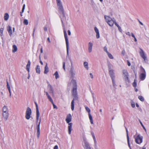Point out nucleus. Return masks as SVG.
<instances>
[{
    "label": "nucleus",
    "instance_id": "f257e3e1",
    "mask_svg": "<svg viewBox=\"0 0 149 149\" xmlns=\"http://www.w3.org/2000/svg\"><path fill=\"white\" fill-rule=\"evenodd\" d=\"M104 18L105 21L110 26H113L115 21L114 18H112L108 16L105 15Z\"/></svg>",
    "mask_w": 149,
    "mask_h": 149
},
{
    "label": "nucleus",
    "instance_id": "f03ea898",
    "mask_svg": "<svg viewBox=\"0 0 149 149\" xmlns=\"http://www.w3.org/2000/svg\"><path fill=\"white\" fill-rule=\"evenodd\" d=\"M71 83L73 85L72 94L74 98L76 99L77 96V86L76 81L74 79H72L71 81Z\"/></svg>",
    "mask_w": 149,
    "mask_h": 149
},
{
    "label": "nucleus",
    "instance_id": "7ed1b4c3",
    "mask_svg": "<svg viewBox=\"0 0 149 149\" xmlns=\"http://www.w3.org/2000/svg\"><path fill=\"white\" fill-rule=\"evenodd\" d=\"M139 53L141 57L143 59L144 61L146 63L148 61L146 54L143 50L141 48H139Z\"/></svg>",
    "mask_w": 149,
    "mask_h": 149
},
{
    "label": "nucleus",
    "instance_id": "20e7f679",
    "mask_svg": "<svg viewBox=\"0 0 149 149\" xmlns=\"http://www.w3.org/2000/svg\"><path fill=\"white\" fill-rule=\"evenodd\" d=\"M64 34L66 44L67 55V56H68L69 55V42L67 34L66 31L65 30H64Z\"/></svg>",
    "mask_w": 149,
    "mask_h": 149
},
{
    "label": "nucleus",
    "instance_id": "39448f33",
    "mask_svg": "<svg viewBox=\"0 0 149 149\" xmlns=\"http://www.w3.org/2000/svg\"><path fill=\"white\" fill-rule=\"evenodd\" d=\"M143 136L138 134L135 138V141L137 144H140L143 142Z\"/></svg>",
    "mask_w": 149,
    "mask_h": 149
},
{
    "label": "nucleus",
    "instance_id": "423d86ee",
    "mask_svg": "<svg viewBox=\"0 0 149 149\" xmlns=\"http://www.w3.org/2000/svg\"><path fill=\"white\" fill-rule=\"evenodd\" d=\"M83 146L84 149H91V147L89 146V143L86 141V139L85 138L83 139Z\"/></svg>",
    "mask_w": 149,
    "mask_h": 149
},
{
    "label": "nucleus",
    "instance_id": "0eeeda50",
    "mask_svg": "<svg viewBox=\"0 0 149 149\" xmlns=\"http://www.w3.org/2000/svg\"><path fill=\"white\" fill-rule=\"evenodd\" d=\"M111 66H112V65L111 64L109 65L108 66L109 74L111 79H115L114 71L113 70L111 69Z\"/></svg>",
    "mask_w": 149,
    "mask_h": 149
},
{
    "label": "nucleus",
    "instance_id": "6e6552de",
    "mask_svg": "<svg viewBox=\"0 0 149 149\" xmlns=\"http://www.w3.org/2000/svg\"><path fill=\"white\" fill-rule=\"evenodd\" d=\"M57 7L60 11L63 14L64 13V10L62 4V3L57 4Z\"/></svg>",
    "mask_w": 149,
    "mask_h": 149
},
{
    "label": "nucleus",
    "instance_id": "1a4fd4ad",
    "mask_svg": "<svg viewBox=\"0 0 149 149\" xmlns=\"http://www.w3.org/2000/svg\"><path fill=\"white\" fill-rule=\"evenodd\" d=\"M41 120L40 118L39 120V122L37 126V137L38 139H39L40 136V125L41 122Z\"/></svg>",
    "mask_w": 149,
    "mask_h": 149
},
{
    "label": "nucleus",
    "instance_id": "9d476101",
    "mask_svg": "<svg viewBox=\"0 0 149 149\" xmlns=\"http://www.w3.org/2000/svg\"><path fill=\"white\" fill-rule=\"evenodd\" d=\"M123 73L124 75V78L125 81L128 80V74L127 70H123Z\"/></svg>",
    "mask_w": 149,
    "mask_h": 149
},
{
    "label": "nucleus",
    "instance_id": "9b49d317",
    "mask_svg": "<svg viewBox=\"0 0 149 149\" xmlns=\"http://www.w3.org/2000/svg\"><path fill=\"white\" fill-rule=\"evenodd\" d=\"M70 74L71 75L70 77L71 78H74L75 75V71L74 68L72 67L71 68L70 70Z\"/></svg>",
    "mask_w": 149,
    "mask_h": 149
},
{
    "label": "nucleus",
    "instance_id": "f8f14e48",
    "mask_svg": "<svg viewBox=\"0 0 149 149\" xmlns=\"http://www.w3.org/2000/svg\"><path fill=\"white\" fill-rule=\"evenodd\" d=\"M71 120L72 116L70 114H69L67 115L65 119V121L68 123L69 124L71 121Z\"/></svg>",
    "mask_w": 149,
    "mask_h": 149
},
{
    "label": "nucleus",
    "instance_id": "ddd939ff",
    "mask_svg": "<svg viewBox=\"0 0 149 149\" xmlns=\"http://www.w3.org/2000/svg\"><path fill=\"white\" fill-rule=\"evenodd\" d=\"M2 114L4 120L5 121L6 120L9 116L8 113H2Z\"/></svg>",
    "mask_w": 149,
    "mask_h": 149
},
{
    "label": "nucleus",
    "instance_id": "4468645a",
    "mask_svg": "<svg viewBox=\"0 0 149 149\" xmlns=\"http://www.w3.org/2000/svg\"><path fill=\"white\" fill-rule=\"evenodd\" d=\"M72 123H70L68 124V134H71V131L72 130Z\"/></svg>",
    "mask_w": 149,
    "mask_h": 149
},
{
    "label": "nucleus",
    "instance_id": "2eb2a0df",
    "mask_svg": "<svg viewBox=\"0 0 149 149\" xmlns=\"http://www.w3.org/2000/svg\"><path fill=\"white\" fill-rule=\"evenodd\" d=\"M146 76V73H141L139 75V78L141 80L143 81L145 79Z\"/></svg>",
    "mask_w": 149,
    "mask_h": 149
},
{
    "label": "nucleus",
    "instance_id": "dca6fc26",
    "mask_svg": "<svg viewBox=\"0 0 149 149\" xmlns=\"http://www.w3.org/2000/svg\"><path fill=\"white\" fill-rule=\"evenodd\" d=\"M94 30L96 33V37L97 38H100V34L98 29L96 27H94Z\"/></svg>",
    "mask_w": 149,
    "mask_h": 149
},
{
    "label": "nucleus",
    "instance_id": "f3484780",
    "mask_svg": "<svg viewBox=\"0 0 149 149\" xmlns=\"http://www.w3.org/2000/svg\"><path fill=\"white\" fill-rule=\"evenodd\" d=\"M7 31L9 34L10 36H11L12 35V30L11 26H8L7 28Z\"/></svg>",
    "mask_w": 149,
    "mask_h": 149
},
{
    "label": "nucleus",
    "instance_id": "a211bd4d",
    "mask_svg": "<svg viewBox=\"0 0 149 149\" xmlns=\"http://www.w3.org/2000/svg\"><path fill=\"white\" fill-rule=\"evenodd\" d=\"M93 45V44L91 42H90L88 43V50L89 53H91L92 52Z\"/></svg>",
    "mask_w": 149,
    "mask_h": 149
},
{
    "label": "nucleus",
    "instance_id": "6ab92c4d",
    "mask_svg": "<svg viewBox=\"0 0 149 149\" xmlns=\"http://www.w3.org/2000/svg\"><path fill=\"white\" fill-rule=\"evenodd\" d=\"M8 113V108L6 106H4L2 108V113Z\"/></svg>",
    "mask_w": 149,
    "mask_h": 149
},
{
    "label": "nucleus",
    "instance_id": "aec40b11",
    "mask_svg": "<svg viewBox=\"0 0 149 149\" xmlns=\"http://www.w3.org/2000/svg\"><path fill=\"white\" fill-rule=\"evenodd\" d=\"M49 72V68L47 66V63H46V65L45 67V70L44 71V73L45 74H47Z\"/></svg>",
    "mask_w": 149,
    "mask_h": 149
},
{
    "label": "nucleus",
    "instance_id": "412c9836",
    "mask_svg": "<svg viewBox=\"0 0 149 149\" xmlns=\"http://www.w3.org/2000/svg\"><path fill=\"white\" fill-rule=\"evenodd\" d=\"M88 65V63L86 61L84 63V67L87 70H88L89 69Z\"/></svg>",
    "mask_w": 149,
    "mask_h": 149
},
{
    "label": "nucleus",
    "instance_id": "4be33fe9",
    "mask_svg": "<svg viewBox=\"0 0 149 149\" xmlns=\"http://www.w3.org/2000/svg\"><path fill=\"white\" fill-rule=\"evenodd\" d=\"M9 17V15L7 13H6L4 14V19L5 21H7L8 20V19Z\"/></svg>",
    "mask_w": 149,
    "mask_h": 149
},
{
    "label": "nucleus",
    "instance_id": "5701e85b",
    "mask_svg": "<svg viewBox=\"0 0 149 149\" xmlns=\"http://www.w3.org/2000/svg\"><path fill=\"white\" fill-rule=\"evenodd\" d=\"M17 47L15 45H13V46L12 52H15L17 50Z\"/></svg>",
    "mask_w": 149,
    "mask_h": 149
},
{
    "label": "nucleus",
    "instance_id": "b1692460",
    "mask_svg": "<svg viewBox=\"0 0 149 149\" xmlns=\"http://www.w3.org/2000/svg\"><path fill=\"white\" fill-rule=\"evenodd\" d=\"M36 71L37 73L39 74L40 73V67L39 65H38L37 66L36 68Z\"/></svg>",
    "mask_w": 149,
    "mask_h": 149
},
{
    "label": "nucleus",
    "instance_id": "393cba45",
    "mask_svg": "<svg viewBox=\"0 0 149 149\" xmlns=\"http://www.w3.org/2000/svg\"><path fill=\"white\" fill-rule=\"evenodd\" d=\"M74 99L71 102V109L72 111H73L74 109Z\"/></svg>",
    "mask_w": 149,
    "mask_h": 149
},
{
    "label": "nucleus",
    "instance_id": "a878e982",
    "mask_svg": "<svg viewBox=\"0 0 149 149\" xmlns=\"http://www.w3.org/2000/svg\"><path fill=\"white\" fill-rule=\"evenodd\" d=\"M140 70L141 73H146V72L145 69L141 66H140Z\"/></svg>",
    "mask_w": 149,
    "mask_h": 149
},
{
    "label": "nucleus",
    "instance_id": "bb28decb",
    "mask_svg": "<svg viewBox=\"0 0 149 149\" xmlns=\"http://www.w3.org/2000/svg\"><path fill=\"white\" fill-rule=\"evenodd\" d=\"M88 116L91 123L92 124H93V120L91 114H88Z\"/></svg>",
    "mask_w": 149,
    "mask_h": 149
},
{
    "label": "nucleus",
    "instance_id": "cd10ccee",
    "mask_svg": "<svg viewBox=\"0 0 149 149\" xmlns=\"http://www.w3.org/2000/svg\"><path fill=\"white\" fill-rule=\"evenodd\" d=\"M54 75L55 76V79H56L59 77V75L58 74V72L57 71H56L55 72Z\"/></svg>",
    "mask_w": 149,
    "mask_h": 149
},
{
    "label": "nucleus",
    "instance_id": "c85d7f7f",
    "mask_svg": "<svg viewBox=\"0 0 149 149\" xmlns=\"http://www.w3.org/2000/svg\"><path fill=\"white\" fill-rule=\"evenodd\" d=\"M107 54L109 58H110L111 59H113V57L111 54L109 52Z\"/></svg>",
    "mask_w": 149,
    "mask_h": 149
},
{
    "label": "nucleus",
    "instance_id": "c756f323",
    "mask_svg": "<svg viewBox=\"0 0 149 149\" xmlns=\"http://www.w3.org/2000/svg\"><path fill=\"white\" fill-rule=\"evenodd\" d=\"M40 116V113L39 112H36V120L37 122H38L39 118V117Z\"/></svg>",
    "mask_w": 149,
    "mask_h": 149
},
{
    "label": "nucleus",
    "instance_id": "7c9ffc66",
    "mask_svg": "<svg viewBox=\"0 0 149 149\" xmlns=\"http://www.w3.org/2000/svg\"><path fill=\"white\" fill-rule=\"evenodd\" d=\"M85 109H86V110L88 113V114H90L91 110H90V109H89V108L88 107H85Z\"/></svg>",
    "mask_w": 149,
    "mask_h": 149
},
{
    "label": "nucleus",
    "instance_id": "2f4dec72",
    "mask_svg": "<svg viewBox=\"0 0 149 149\" xmlns=\"http://www.w3.org/2000/svg\"><path fill=\"white\" fill-rule=\"evenodd\" d=\"M3 28H1L0 29V35L1 36H3Z\"/></svg>",
    "mask_w": 149,
    "mask_h": 149
},
{
    "label": "nucleus",
    "instance_id": "473e14b6",
    "mask_svg": "<svg viewBox=\"0 0 149 149\" xmlns=\"http://www.w3.org/2000/svg\"><path fill=\"white\" fill-rule=\"evenodd\" d=\"M31 113V109L29 108V119L30 118V115Z\"/></svg>",
    "mask_w": 149,
    "mask_h": 149
},
{
    "label": "nucleus",
    "instance_id": "72a5a7b5",
    "mask_svg": "<svg viewBox=\"0 0 149 149\" xmlns=\"http://www.w3.org/2000/svg\"><path fill=\"white\" fill-rule=\"evenodd\" d=\"M25 4H24L23 6V8H22V12H20V15L21 16H22V13L24 12V10L25 8Z\"/></svg>",
    "mask_w": 149,
    "mask_h": 149
},
{
    "label": "nucleus",
    "instance_id": "f704fd0d",
    "mask_svg": "<svg viewBox=\"0 0 149 149\" xmlns=\"http://www.w3.org/2000/svg\"><path fill=\"white\" fill-rule=\"evenodd\" d=\"M139 99L141 101H143L144 100V99L143 97L141 96H139L138 97Z\"/></svg>",
    "mask_w": 149,
    "mask_h": 149
},
{
    "label": "nucleus",
    "instance_id": "c9c22d12",
    "mask_svg": "<svg viewBox=\"0 0 149 149\" xmlns=\"http://www.w3.org/2000/svg\"><path fill=\"white\" fill-rule=\"evenodd\" d=\"M127 141L128 143V144L129 146V147L130 148V149H132L130 147V142H129V136L127 135Z\"/></svg>",
    "mask_w": 149,
    "mask_h": 149
},
{
    "label": "nucleus",
    "instance_id": "e433bc0d",
    "mask_svg": "<svg viewBox=\"0 0 149 149\" xmlns=\"http://www.w3.org/2000/svg\"><path fill=\"white\" fill-rule=\"evenodd\" d=\"M111 79L112 81L113 84V86H115L116 85V84L115 79Z\"/></svg>",
    "mask_w": 149,
    "mask_h": 149
},
{
    "label": "nucleus",
    "instance_id": "4c0bfd02",
    "mask_svg": "<svg viewBox=\"0 0 149 149\" xmlns=\"http://www.w3.org/2000/svg\"><path fill=\"white\" fill-rule=\"evenodd\" d=\"M24 24L25 25H27L28 24V22L27 19H24L23 21Z\"/></svg>",
    "mask_w": 149,
    "mask_h": 149
},
{
    "label": "nucleus",
    "instance_id": "58836bf2",
    "mask_svg": "<svg viewBox=\"0 0 149 149\" xmlns=\"http://www.w3.org/2000/svg\"><path fill=\"white\" fill-rule=\"evenodd\" d=\"M36 107V112H39L38 108V104L36 102H35Z\"/></svg>",
    "mask_w": 149,
    "mask_h": 149
},
{
    "label": "nucleus",
    "instance_id": "ea45409f",
    "mask_svg": "<svg viewBox=\"0 0 149 149\" xmlns=\"http://www.w3.org/2000/svg\"><path fill=\"white\" fill-rule=\"evenodd\" d=\"M47 97L48 99L49 100V101L51 102V103H52L53 102L51 97L49 95L48 96V97Z\"/></svg>",
    "mask_w": 149,
    "mask_h": 149
},
{
    "label": "nucleus",
    "instance_id": "a19ab883",
    "mask_svg": "<svg viewBox=\"0 0 149 149\" xmlns=\"http://www.w3.org/2000/svg\"><path fill=\"white\" fill-rule=\"evenodd\" d=\"M26 118L27 119H28V108L26 109Z\"/></svg>",
    "mask_w": 149,
    "mask_h": 149
},
{
    "label": "nucleus",
    "instance_id": "79ce46f5",
    "mask_svg": "<svg viewBox=\"0 0 149 149\" xmlns=\"http://www.w3.org/2000/svg\"><path fill=\"white\" fill-rule=\"evenodd\" d=\"M131 105L132 107L134 108L135 106V103L133 101H132L131 102Z\"/></svg>",
    "mask_w": 149,
    "mask_h": 149
},
{
    "label": "nucleus",
    "instance_id": "37998d69",
    "mask_svg": "<svg viewBox=\"0 0 149 149\" xmlns=\"http://www.w3.org/2000/svg\"><path fill=\"white\" fill-rule=\"evenodd\" d=\"M104 51L107 54L109 52L107 51V47H104Z\"/></svg>",
    "mask_w": 149,
    "mask_h": 149
},
{
    "label": "nucleus",
    "instance_id": "c03bdc74",
    "mask_svg": "<svg viewBox=\"0 0 149 149\" xmlns=\"http://www.w3.org/2000/svg\"><path fill=\"white\" fill-rule=\"evenodd\" d=\"M49 92L51 93H52V95H54L53 93V89L52 88V89H49Z\"/></svg>",
    "mask_w": 149,
    "mask_h": 149
},
{
    "label": "nucleus",
    "instance_id": "a18cd8bd",
    "mask_svg": "<svg viewBox=\"0 0 149 149\" xmlns=\"http://www.w3.org/2000/svg\"><path fill=\"white\" fill-rule=\"evenodd\" d=\"M136 85V81L135 80H134V82L133 83V86L134 87H135Z\"/></svg>",
    "mask_w": 149,
    "mask_h": 149
},
{
    "label": "nucleus",
    "instance_id": "49530a36",
    "mask_svg": "<svg viewBox=\"0 0 149 149\" xmlns=\"http://www.w3.org/2000/svg\"><path fill=\"white\" fill-rule=\"evenodd\" d=\"M56 2L57 4L62 3V1L61 0H56Z\"/></svg>",
    "mask_w": 149,
    "mask_h": 149
},
{
    "label": "nucleus",
    "instance_id": "de8ad7c7",
    "mask_svg": "<svg viewBox=\"0 0 149 149\" xmlns=\"http://www.w3.org/2000/svg\"><path fill=\"white\" fill-rule=\"evenodd\" d=\"M63 68L64 70L65 71V62H63Z\"/></svg>",
    "mask_w": 149,
    "mask_h": 149
},
{
    "label": "nucleus",
    "instance_id": "09e8293b",
    "mask_svg": "<svg viewBox=\"0 0 149 149\" xmlns=\"http://www.w3.org/2000/svg\"><path fill=\"white\" fill-rule=\"evenodd\" d=\"M52 104H53V108L54 109H57L58 108H57V106L55 105L54 104V102H53L52 103Z\"/></svg>",
    "mask_w": 149,
    "mask_h": 149
},
{
    "label": "nucleus",
    "instance_id": "8fccbe9b",
    "mask_svg": "<svg viewBox=\"0 0 149 149\" xmlns=\"http://www.w3.org/2000/svg\"><path fill=\"white\" fill-rule=\"evenodd\" d=\"M125 54V51L124 50H123L122 51L121 54L123 56H124Z\"/></svg>",
    "mask_w": 149,
    "mask_h": 149
},
{
    "label": "nucleus",
    "instance_id": "3c124183",
    "mask_svg": "<svg viewBox=\"0 0 149 149\" xmlns=\"http://www.w3.org/2000/svg\"><path fill=\"white\" fill-rule=\"evenodd\" d=\"M47 87H48V89H52V86L49 84H48Z\"/></svg>",
    "mask_w": 149,
    "mask_h": 149
},
{
    "label": "nucleus",
    "instance_id": "603ef678",
    "mask_svg": "<svg viewBox=\"0 0 149 149\" xmlns=\"http://www.w3.org/2000/svg\"><path fill=\"white\" fill-rule=\"evenodd\" d=\"M91 134H92L93 138V139H95V136L93 132H91Z\"/></svg>",
    "mask_w": 149,
    "mask_h": 149
},
{
    "label": "nucleus",
    "instance_id": "864d4df0",
    "mask_svg": "<svg viewBox=\"0 0 149 149\" xmlns=\"http://www.w3.org/2000/svg\"><path fill=\"white\" fill-rule=\"evenodd\" d=\"M90 77H91V79H93V75L91 73H90Z\"/></svg>",
    "mask_w": 149,
    "mask_h": 149
},
{
    "label": "nucleus",
    "instance_id": "5fc2aeb1",
    "mask_svg": "<svg viewBox=\"0 0 149 149\" xmlns=\"http://www.w3.org/2000/svg\"><path fill=\"white\" fill-rule=\"evenodd\" d=\"M126 34L128 35L129 36H131L130 33L129 32H127L126 33Z\"/></svg>",
    "mask_w": 149,
    "mask_h": 149
},
{
    "label": "nucleus",
    "instance_id": "6e6d98bb",
    "mask_svg": "<svg viewBox=\"0 0 149 149\" xmlns=\"http://www.w3.org/2000/svg\"><path fill=\"white\" fill-rule=\"evenodd\" d=\"M114 24H115L117 27L118 28L120 26L116 22V21H115Z\"/></svg>",
    "mask_w": 149,
    "mask_h": 149
},
{
    "label": "nucleus",
    "instance_id": "4d7b16f0",
    "mask_svg": "<svg viewBox=\"0 0 149 149\" xmlns=\"http://www.w3.org/2000/svg\"><path fill=\"white\" fill-rule=\"evenodd\" d=\"M114 24H115L117 27L118 28L120 26L116 22V21H115Z\"/></svg>",
    "mask_w": 149,
    "mask_h": 149
},
{
    "label": "nucleus",
    "instance_id": "13d9d810",
    "mask_svg": "<svg viewBox=\"0 0 149 149\" xmlns=\"http://www.w3.org/2000/svg\"><path fill=\"white\" fill-rule=\"evenodd\" d=\"M70 62L71 64V68H72V67L73 68H74V67H73V62H72V60H70Z\"/></svg>",
    "mask_w": 149,
    "mask_h": 149
},
{
    "label": "nucleus",
    "instance_id": "bf43d9fd",
    "mask_svg": "<svg viewBox=\"0 0 149 149\" xmlns=\"http://www.w3.org/2000/svg\"><path fill=\"white\" fill-rule=\"evenodd\" d=\"M94 141V142L95 144V146H96V144H97V141L96 139V138L95 139H93Z\"/></svg>",
    "mask_w": 149,
    "mask_h": 149
},
{
    "label": "nucleus",
    "instance_id": "052dcab7",
    "mask_svg": "<svg viewBox=\"0 0 149 149\" xmlns=\"http://www.w3.org/2000/svg\"><path fill=\"white\" fill-rule=\"evenodd\" d=\"M118 29L119 30V31L121 32H122V29H121V28L120 27V26L118 28Z\"/></svg>",
    "mask_w": 149,
    "mask_h": 149
},
{
    "label": "nucleus",
    "instance_id": "680f3d73",
    "mask_svg": "<svg viewBox=\"0 0 149 149\" xmlns=\"http://www.w3.org/2000/svg\"><path fill=\"white\" fill-rule=\"evenodd\" d=\"M127 65L128 66H130L131 65V63L130 62H129V61L128 60H127Z\"/></svg>",
    "mask_w": 149,
    "mask_h": 149
},
{
    "label": "nucleus",
    "instance_id": "e2e57ef3",
    "mask_svg": "<svg viewBox=\"0 0 149 149\" xmlns=\"http://www.w3.org/2000/svg\"><path fill=\"white\" fill-rule=\"evenodd\" d=\"M68 35L69 36L70 35H71V32H70V30H68Z\"/></svg>",
    "mask_w": 149,
    "mask_h": 149
},
{
    "label": "nucleus",
    "instance_id": "0e129e2a",
    "mask_svg": "<svg viewBox=\"0 0 149 149\" xmlns=\"http://www.w3.org/2000/svg\"><path fill=\"white\" fill-rule=\"evenodd\" d=\"M138 21L140 24H141L142 25H143V23H142L141 21H140L139 19H138Z\"/></svg>",
    "mask_w": 149,
    "mask_h": 149
},
{
    "label": "nucleus",
    "instance_id": "69168bd1",
    "mask_svg": "<svg viewBox=\"0 0 149 149\" xmlns=\"http://www.w3.org/2000/svg\"><path fill=\"white\" fill-rule=\"evenodd\" d=\"M58 149V146L57 145L55 146L54 147V149Z\"/></svg>",
    "mask_w": 149,
    "mask_h": 149
},
{
    "label": "nucleus",
    "instance_id": "338daca9",
    "mask_svg": "<svg viewBox=\"0 0 149 149\" xmlns=\"http://www.w3.org/2000/svg\"><path fill=\"white\" fill-rule=\"evenodd\" d=\"M7 88L8 87H10L8 83V81L7 82Z\"/></svg>",
    "mask_w": 149,
    "mask_h": 149
},
{
    "label": "nucleus",
    "instance_id": "774afa93",
    "mask_svg": "<svg viewBox=\"0 0 149 149\" xmlns=\"http://www.w3.org/2000/svg\"><path fill=\"white\" fill-rule=\"evenodd\" d=\"M44 30L45 31H47V28L46 27H45L44 28Z\"/></svg>",
    "mask_w": 149,
    "mask_h": 149
}]
</instances>
